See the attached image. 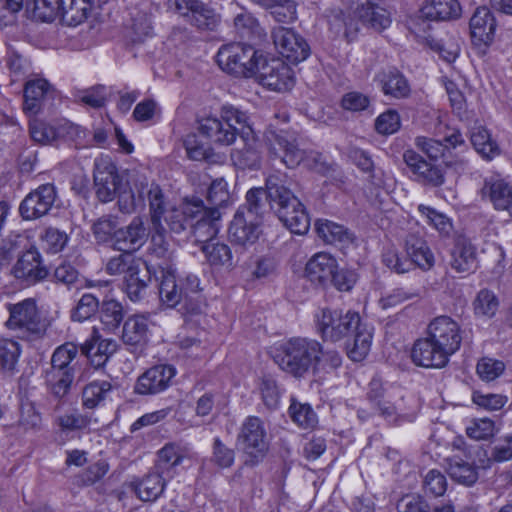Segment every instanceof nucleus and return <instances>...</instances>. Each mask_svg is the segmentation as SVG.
<instances>
[{
  "instance_id": "nucleus-1",
  "label": "nucleus",
  "mask_w": 512,
  "mask_h": 512,
  "mask_svg": "<svg viewBox=\"0 0 512 512\" xmlns=\"http://www.w3.org/2000/svg\"><path fill=\"white\" fill-rule=\"evenodd\" d=\"M317 329L322 338L338 341L349 337L346 343L347 355L353 361L363 360L370 351L372 328L362 322L356 312L322 309L317 315Z\"/></svg>"
},
{
  "instance_id": "nucleus-2",
  "label": "nucleus",
  "mask_w": 512,
  "mask_h": 512,
  "mask_svg": "<svg viewBox=\"0 0 512 512\" xmlns=\"http://www.w3.org/2000/svg\"><path fill=\"white\" fill-rule=\"evenodd\" d=\"M268 206L274 210L283 224L295 234H305L310 227V218L300 200L285 186L278 175L266 180Z\"/></svg>"
},
{
  "instance_id": "nucleus-3",
  "label": "nucleus",
  "mask_w": 512,
  "mask_h": 512,
  "mask_svg": "<svg viewBox=\"0 0 512 512\" xmlns=\"http://www.w3.org/2000/svg\"><path fill=\"white\" fill-rule=\"evenodd\" d=\"M321 354L322 346L318 341L296 337L280 345L275 352L274 360L286 373L302 378L310 371L318 372Z\"/></svg>"
},
{
  "instance_id": "nucleus-4",
  "label": "nucleus",
  "mask_w": 512,
  "mask_h": 512,
  "mask_svg": "<svg viewBox=\"0 0 512 512\" xmlns=\"http://www.w3.org/2000/svg\"><path fill=\"white\" fill-rule=\"evenodd\" d=\"M249 125V117L245 112L232 105H224L219 116H208L199 120L198 131L211 144L230 146Z\"/></svg>"
},
{
  "instance_id": "nucleus-5",
  "label": "nucleus",
  "mask_w": 512,
  "mask_h": 512,
  "mask_svg": "<svg viewBox=\"0 0 512 512\" xmlns=\"http://www.w3.org/2000/svg\"><path fill=\"white\" fill-rule=\"evenodd\" d=\"M260 60L262 55H258L252 46L244 43L222 45L216 55L219 67L236 77L254 76Z\"/></svg>"
},
{
  "instance_id": "nucleus-6",
  "label": "nucleus",
  "mask_w": 512,
  "mask_h": 512,
  "mask_svg": "<svg viewBox=\"0 0 512 512\" xmlns=\"http://www.w3.org/2000/svg\"><path fill=\"white\" fill-rule=\"evenodd\" d=\"M78 354V347L67 342L55 349L51 358V368L46 372V382L52 393L58 397L64 396L74 379L71 362Z\"/></svg>"
},
{
  "instance_id": "nucleus-7",
  "label": "nucleus",
  "mask_w": 512,
  "mask_h": 512,
  "mask_svg": "<svg viewBox=\"0 0 512 512\" xmlns=\"http://www.w3.org/2000/svg\"><path fill=\"white\" fill-rule=\"evenodd\" d=\"M183 213L190 217V226L198 242L208 243L218 233L219 210L206 207L203 200L196 197L186 198L183 202Z\"/></svg>"
},
{
  "instance_id": "nucleus-8",
  "label": "nucleus",
  "mask_w": 512,
  "mask_h": 512,
  "mask_svg": "<svg viewBox=\"0 0 512 512\" xmlns=\"http://www.w3.org/2000/svg\"><path fill=\"white\" fill-rule=\"evenodd\" d=\"M105 271L109 275H124L125 290L131 301H138L147 287V282L139 276V262L132 253L123 252L111 257Z\"/></svg>"
},
{
  "instance_id": "nucleus-9",
  "label": "nucleus",
  "mask_w": 512,
  "mask_h": 512,
  "mask_svg": "<svg viewBox=\"0 0 512 512\" xmlns=\"http://www.w3.org/2000/svg\"><path fill=\"white\" fill-rule=\"evenodd\" d=\"M257 81L270 90L284 92L294 85L291 68L279 59L266 61L262 58L257 65L254 76Z\"/></svg>"
},
{
  "instance_id": "nucleus-10",
  "label": "nucleus",
  "mask_w": 512,
  "mask_h": 512,
  "mask_svg": "<svg viewBox=\"0 0 512 512\" xmlns=\"http://www.w3.org/2000/svg\"><path fill=\"white\" fill-rule=\"evenodd\" d=\"M265 138L270 151L289 168L298 166L304 159V151L298 147L293 133L285 130L269 129Z\"/></svg>"
},
{
  "instance_id": "nucleus-11",
  "label": "nucleus",
  "mask_w": 512,
  "mask_h": 512,
  "mask_svg": "<svg viewBox=\"0 0 512 512\" xmlns=\"http://www.w3.org/2000/svg\"><path fill=\"white\" fill-rule=\"evenodd\" d=\"M9 319L6 325L9 329H20L34 336H40L45 328L42 324L34 300L25 299L22 302L8 305Z\"/></svg>"
},
{
  "instance_id": "nucleus-12",
  "label": "nucleus",
  "mask_w": 512,
  "mask_h": 512,
  "mask_svg": "<svg viewBox=\"0 0 512 512\" xmlns=\"http://www.w3.org/2000/svg\"><path fill=\"white\" fill-rule=\"evenodd\" d=\"M242 450L258 461L268 450L267 433L262 420L255 416L248 417L242 424L238 435Z\"/></svg>"
},
{
  "instance_id": "nucleus-13",
  "label": "nucleus",
  "mask_w": 512,
  "mask_h": 512,
  "mask_svg": "<svg viewBox=\"0 0 512 512\" xmlns=\"http://www.w3.org/2000/svg\"><path fill=\"white\" fill-rule=\"evenodd\" d=\"M94 183L100 201L109 202L123 187L117 169L108 156H102L94 163Z\"/></svg>"
},
{
  "instance_id": "nucleus-14",
  "label": "nucleus",
  "mask_w": 512,
  "mask_h": 512,
  "mask_svg": "<svg viewBox=\"0 0 512 512\" xmlns=\"http://www.w3.org/2000/svg\"><path fill=\"white\" fill-rule=\"evenodd\" d=\"M185 288L179 287L176 280V268L173 263L162 266V304L169 308L175 307L184 298L188 299L189 293L198 291L199 280L194 275L187 276Z\"/></svg>"
},
{
  "instance_id": "nucleus-15",
  "label": "nucleus",
  "mask_w": 512,
  "mask_h": 512,
  "mask_svg": "<svg viewBox=\"0 0 512 512\" xmlns=\"http://www.w3.org/2000/svg\"><path fill=\"white\" fill-rule=\"evenodd\" d=\"M272 39L282 57L291 63L301 62L309 55L307 42L292 29L275 27L272 30Z\"/></svg>"
},
{
  "instance_id": "nucleus-16",
  "label": "nucleus",
  "mask_w": 512,
  "mask_h": 512,
  "mask_svg": "<svg viewBox=\"0 0 512 512\" xmlns=\"http://www.w3.org/2000/svg\"><path fill=\"white\" fill-rule=\"evenodd\" d=\"M56 197L53 184L40 185L22 200L19 207L21 216L25 220H35L46 215L53 207Z\"/></svg>"
},
{
  "instance_id": "nucleus-17",
  "label": "nucleus",
  "mask_w": 512,
  "mask_h": 512,
  "mask_svg": "<svg viewBox=\"0 0 512 512\" xmlns=\"http://www.w3.org/2000/svg\"><path fill=\"white\" fill-rule=\"evenodd\" d=\"M427 334L441 346L449 356L460 348L462 341L460 327L457 322L448 316L434 318L428 325Z\"/></svg>"
},
{
  "instance_id": "nucleus-18",
  "label": "nucleus",
  "mask_w": 512,
  "mask_h": 512,
  "mask_svg": "<svg viewBox=\"0 0 512 512\" xmlns=\"http://www.w3.org/2000/svg\"><path fill=\"white\" fill-rule=\"evenodd\" d=\"M449 357L430 336L417 340L411 352L412 361L425 368H442L448 363Z\"/></svg>"
},
{
  "instance_id": "nucleus-19",
  "label": "nucleus",
  "mask_w": 512,
  "mask_h": 512,
  "mask_svg": "<svg viewBox=\"0 0 512 512\" xmlns=\"http://www.w3.org/2000/svg\"><path fill=\"white\" fill-rule=\"evenodd\" d=\"M12 273L16 278L31 284L45 279L48 275V270L43 265L38 250L31 248L20 256L13 266Z\"/></svg>"
},
{
  "instance_id": "nucleus-20",
  "label": "nucleus",
  "mask_w": 512,
  "mask_h": 512,
  "mask_svg": "<svg viewBox=\"0 0 512 512\" xmlns=\"http://www.w3.org/2000/svg\"><path fill=\"white\" fill-rule=\"evenodd\" d=\"M351 4L355 18L363 25L379 32L390 25L391 19L387 10L372 0H351Z\"/></svg>"
},
{
  "instance_id": "nucleus-21",
  "label": "nucleus",
  "mask_w": 512,
  "mask_h": 512,
  "mask_svg": "<svg viewBox=\"0 0 512 512\" xmlns=\"http://www.w3.org/2000/svg\"><path fill=\"white\" fill-rule=\"evenodd\" d=\"M148 238L143 221L136 217L131 223L114 233L113 246L116 250L131 253L141 248Z\"/></svg>"
},
{
  "instance_id": "nucleus-22",
  "label": "nucleus",
  "mask_w": 512,
  "mask_h": 512,
  "mask_svg": "<svg viewBox=\"0 0 512 512\" xmlns=\"http://www.w3.org/2000/svg\"><path fill=\"white\" fill-rule=\"evenodd\" d=\"M243 141L242 148H236L231 153L234 165L240 169H255L260 164L259 142L249 125L240 136Z\"/></svg>"
},
{
  "instance_id": "nucleus-23",
  "label": "nucleus",
  "mask_w": 512,
  "mask_h": 512,
  "mask_svg": "<svg viewBox=\"0 0 512 512\" xmlns=\"http://www.w3.org/2000/svg\"><path fill=\"white\" fill-rule=\"evenodd\" d=\"M78 130L77 126L66 120L49 123L40 119L30 121L31 138L41 144H50L66 134H71Z\"/></svg>"
},
{
  "instance_id": "nucleus-24",
  "label": "nucleus",
  "mask_w": 512,
  "mask_h": 512,
  "mask_svg": "<svg viewBox=\"0 0 512 512\" xmlns=\"http://www.w3.org/2000/svg\"><path fill=\"white\" fill-rule=\"evenodd\" d=\"M483 197H488L493 207L512 215V183L497 177L485 180L481 189Z\"/></svg>"
},
{
  "instance_id": "nucleus-25",
  "label": "nucleus",
  "mask_w": 512,
  "mask_h": 512,
  "mask_svg": "<svg viewBox=\"0 0 512 512\" xmlns=\"http://www.w3.org/2000/svg\"><path fill=\"white\" fill-rule=\"evenodd\" d=\"M496 21L490 9L482 6L475 10L470 19V32L476 45H489L495 34Z\"/></svg>"
},
{
  "instance_id": "nucleus-26",
  "label": "nucleus",
  "mask_w": 512,
  "mask_h": 512,
  "mask_svg": "<svg viewBox=\"0 0 512 512\" xmlns=\"http://www.w3.org/2000/svg\"><path fill=\"white\" fill-rule=\"evenodd\" d=\"M81 350L89 358L91 364L99 368L104 366L116 352L117 343L114 339L101 338L98 330L94 328L91 338L82 345Z\"/></svg>"
},
{
  "instance_id": "nucleus-27",
  "label": "nucleus",
  "mask_w": 512,
  "mask_h": 512,
  "mask_svg": "<svg viewBox=\"0 0 512 512\" xmlns=\"http://www.w3.org/2000/svg\"><path fill=\"white\" fill-rule=\"evenodd\" d=\"M259 234L257 219L249 218L244 209H239L229 227L231 241L239 245L252 244L258 239Z\"/></svg>"
},
{
  "instance_id": "nucleus-28",
  "label": "nucleus",
  "mask_w": 512,
  "mask_h": 512,
  "mask_svg": "<svg viewBox=\"0 0 512 512\" xmlns=\"http://www.w3.org/2000/svg\"><path fill=\"white\" fill-rule=\"evenodd\" d=\"M403 159L422 182L434 187L441 186L444 183V175L441 169L425 161L414 150H406L403 154Z\"/></svg>"
},
{
  "instance_id": "nucleus-29",
  "label": "nucleus",
  "mask_w": 512,
  "mask_h": 512,
  "mask_svg": "<svg viewBox=\"0 0 512 512\" xmlns=\"http://www.w3.org/2000/svg\"><path fill=\"white\" fill-rule=\"evenodd\" d=\"M336 268H338L336 259L328 253L321 252L307 262L305 274L311 282L324 286L329 283Z\"/></svg>"
},
{
  "instance_id": "nucleus-30",
  "label": "nucleus",
  "mask_w": 512,
  "mask_h": 512,
  "mask_svg": "<svg viewBox=\"0 0 512 512\" xmlns=\"http://www.w3.org/2000/svg\"><path fill=\"white\" fill-rule=\"evenodd\" d=\"M419 14L432 21L453 20L461 15V6L458 0H425Z\"/></svg>"
},
{
  "instance_id": "nucleus-31",
  "label": "nucleus",
  "mask_w": 512,
  "mask_h": 512,
  "mask_svg": "<svg viewBox=\"0 0 512 512\" xmlns=\"http://www.w3.org/2000/svg\"><path fill=\"white\" fill-rule=\"evenodd\" d=\"M55 94L54 89L45 79H34L26 83L24 89V106L25 113L36 115L42 106V102Z\"/></svg>"
},
{
  "instance_id": "nucleus-32",
  "label": "nucleus",
  "mask_w": 512,
  "mask_h": 512,
  "mask_svg": "<svg viewBox=\"0 0 512 512\" xmlns=\"http://www.w3.org/2000/svg\"><path fill=\"white\" fill-rule=\"evenodd\" d=\"M93 0H60L59 16L67 26H78L89 16Z\"/></svg>"
},
{
  "instance_id": "nucleus-33",
  "label": "nucleus",
  "mask_w": 512,
  "mask_h": 512,
  "mask_svg": "<svg viewBox=\"0 0 512 512\" xmlns=\"http://www.w3.org/2000/svg\"><path fill=\"white\" fill-rule=\"evenodd\" d=\"M405 249L411 266L415 264L423 270H428L434 265L433 253L420 236L409 234L405 241Z\"/></svg>"
},
{
  "instance_id": "nucleus-34",
  "label": "nucleus",
  "mask_w": 512,
  "mask_h": 512,
  "mask_svg": "<svg viewBox=\"0 0 512 512\" xmlns=\"http://www.w3.org/2000/svg\"><path fill=\"white\" fill-rule=\"evenodd\" d=\"M451 257L450 265L457 272H468L475 267V248L466 238L460 237L457 239Z\"/></svg>"
},
{
  "instance_id": "nucleus-35",
  "label": "nucleus",
  "mask_w": 512,
  "mask_h": 512,
  "mask_svg": "<svg viewBox=\"0 0 512 512\" xmlns=\"http://www.w3.org/2000/svg\"><path fill=\"white\" fill-rule=\"evenodd\" d=\"M378 77L385 95L400 99L410 94L409 83L398 70L383 71Z\"/></svg>"
},
{
  "instance_id": "nucleus-36",
  "label": "nucleus",
  "mask_w": 512,
  "mask_h": 512,
  "mask_svg": "<svg viewBox=\"0 0 512 512\" xmlns=\"http://www.w3.org/2000/svg\"><path fill=\"white\" fill-rule=\"evenodd\" d=\"M315 226L318 236L327 244H348L353 242V234L343 225L329 220H317Z\"/></svg>"
},
{
  "instance_id": "nucleus-37",
  "label": "nucleus",
  "mask_w": 512,
  "mask_h": 512,
  "mask_svg": "<svg viewBox=\"0 0 512 512\" xmlns=\"http://www.w3.org/2000/svg\"><path fill=\"white\" fill-rule=\"evenodd\" d=\"M113 391V386L107 380H94L87 384L82 393L83 405L93 409L106 401Z\"/></svg>"
},
{
  "instance_id": "nucleus-38",
  "label": "nucleus",
  "mask_w": 512,
  "mask_h": 512,
  "mask_svg": "<svg viewBox=\"0 0 512 512\" xmlns=\"http://www.w3.org/2000/svg\"><path fill=\"white\" fill-rule=\"evenodd\" d=\"M190 23L199 30H215L220 23V15L200 1L188 15Z\"/></svg>"
},
{
  "instance_id": "nucleus-39",
  "label": "nucleus",
  "mask_w": 512,
  "mask_h": 512,
  "mask_svg": "<svg viewBox=\"0 0 512 512\" xmlns=\"http://www.w3.org/2000/svg\"><path fill=\"white\" fill-rule=\"evenodd\" d=\"M147 333V318L142 315H134L125 321L122 338L127 344L137 345L143 343L146 340Z\"/></svg>"
},
{
  "instance_id": "nucleus-40",
  "label": "nucleus",
  "mask_w": 512,
  "mask_h": 512,
  "mask_svg": "<svg viewBox=\"0 0 512 512\" xmlns=\"http://www.w3.org/2000/svg\"><path fill=\"white\" fill-rule=\"evenodd\" d=\"M447 472L453 480L466 486L473 485L478 479L476 468L460 458L449 459Z\"/></svg>"
},
{
  "instance_id": "nucleus-41",
  "label": "nucleus",
  "mask_w": 512,
  "mask_h": 512,
  "mask_svg": "<svg viewBox=\"0 0 512 512\" xmlns=\"http://www.w3.org/2000/svg\"><path fill=\"white\" fill-rule=\"evenodd\" d=\"M470 138L473 147L483 158L492 159L499 154L498 145L484 127L473 128Z\"/></svg>"
},
{
  "instance_id": "nucleus-42",
  "label": "nucleus",
  "mask_w": 512,
  "mask_h": 512,
  "mask_svg": "<svg viewBox=\"0 0 512 512\" xmlns=\"http://www.w3.org/2000/svg\"><path fill=\"white\" fill-rule=\"evenodd\" d=\"M184 147L190 159L196 161L217 162L219 155L211 147H206L198 141L195 134H189L184 139Z\"/></svg>"
},
{
  "instance_id": "nucleus-43",
  "label": "nucleus",
  "mask_w": 512,
  "mask_h": 512,
  "mask_svg": "<svg viewBox=\"0 0 512 512\" xmlns=\"http://www.w3.org/2000/svg\"><path fill=\"white\" fill-rule=\"evenodd\" d=\"M21 354V348L17 341L8 338H0V365L2 369L13 372Z\"/></svg>"
},
{
  "instance_id": "nucleus-44",
  "label": "nucleus",
  "mask_w": 512,
  "mask_h": 512,
  "mask_svg": "<svg viewBox=\"0 0 512 512\" xmlns=\"http://www.w3.org/2000/svg\"><path fill=\"white\" fill-rule=\"evenodd\" d=\"M403 399L401 398L398 403H391L390 397L379 400L377 406L381 415L392 422L411 421L415 415L413 412H408L402 405Z\"/></svg>"
},
{
  "instance_id": "nucleus-45",
  "label": "nucleus",
  "mask_w": 512,
  "mask_h": 512,
  "mask_svg": "<svg viewBox=\"0 0 512 512\" xmlns=\"http://www.w3.org/2000/svg\"><path fill=\"white\" fill-rule=\"evenodd\" d=\"M267 201V188H252L246 194V212L249 218L255 219L266 211Z\"/></svg>"
},
{
  "instance_id": "nucleus-46",
  "label": "nucleus",
  "mask_w": 512,
  "mask_h": 512,
  "mask_svg": "<svg viewBox=\"0 0 512 512\" xmlns=\"http://www.w3.org/2000/svg\"><path fill=\"white\" fill-rule=\"evenodd\" d=\"M498 429L495 422L490 418L473 419L466 427V434L473 440H488L492 438Z\"/></svg>"
},
{
  "instance_id": "nucleus-47",
  "label": "nucleus",
  "mask_w": 512,
  "mask_h": 512,
  "mask_svg": "<svg viewBox=\"0 0 512 512\" xmlns=\"http://www.w3.org/2000/svg\"><path fill=\"white\" fill-rule=\"evenodd\" d=\"M206 199V207L219 210L220 207L225 206L230 199L227 182L224 179L214 180L209 187L208 194H206Z\"/></svg>"
},
{
  "instance_id": "nucleus-48",
  "label": "nucleus",
  "mask_w": 512,
  "mask_h": 512,
  "mask_svg": "<svg viewBox=\"0 0 512 512\" xmlns=\"http://www.w3.org/2000/svg\"><path fill=\"white\" fill-rule=\"evenodd\" d=\"M135 392L141 395L155 394L160 389V370L152 367L143 373L137 380Z\"/></svg>"
},
{
  "instance_id": "nucleus-49",
  "label": "nucleus",
  "mask_w": 512,
  "mask_h": 512,
  "mask_svg": "<svg viewBox=\"0 0 512 512\" xmlns=\"http://www.w3.org/2000/svg\"><path fill=\"white\" fill-rule=\"evenodd\" d=\"M124 317L123 307L116 300H106L103 302L101 321L109 329L115 330L119 327Z\"/></svg>"
},
{
  "instance_id": "nucleus-50",
  "label": "nucleus",
  "mask_w": 512,
  "mask_h": 512,
  "mask_svg": "<svg viewBox=\"0 0 512 512\" xmlns=\"http://www.w3.org/2000/svg\"><path fill=\"white\" fill-rule=\"evenodd\" d=\"M159 486L160 475H149L135 487V493L142 501H155L160 495Z\"/></svg>"
},
{
  "instance_id": "nucleus-51",
  "label": "nucleus",
  "mask_w": 512,
  "mask_h": 512,
  "mask_svg": "<svg viewBox=\"0 0 512 512\" xmlns=\"http://www.w3.org/2000/svg\"><path fill=\"white\" fill-rule=\"evenodd\" d=\"M289 410L293 421L299 426L307 429L316 425L317 416L310 405L292 403Z\"/></svg>"
},
{
  "instance_id": "nucleus-52",
  "label": "nucleus",
  "mask_w": 512,
  "mask_h": 512,
  "mask_svg": "<svg viewBox=\"0 0 512 512\" xmlns=\"http://www.w3.org/2000/svg\"><path fill=\"white\" fill-rule=\"evenodd\" d=\"M202 249L212 265H224L231 260L230 248L224 243L208 242Z\"/></svg>"
},
{
  "instance_id": "nucleus-53",
  "label": "nucleus",
  "mask_w": 512,
  "mask_h": 512,
  "mask_svg": "<svg viewBox=\"0 0 512 512\" xmlns=\"http://www.w3.org/2000/svg\"><path fill=\"white\" fill-rule=\"evenodd\" d=\"M41 241L50 253H58L66 246L68 236L57 228L48 227L41 235Z\"/></svg>"
},
{
  "instance_id": "nucleus-54",
  "label": "nucleus",
  "mask_w": 512,
  "mask_h": 512,
  "mask_svg": "<svg viewBox=\"0 0 512 512\" xmlns=\"http://www.w3.org/2000/svg\"><path fill=\"white\" fill-rule=\"evenodd\" d=\"M60 0H33V14L43 21L51 22L59 15Z\"/></svg>"
},
{
  "instance_id": "nucleus-55",
  "label": "nucleus",
  "mask_w": 512,
  "mask_h": 512,
  "mask_svg": "<svg viewBox=\"0 0 512 512\" xmlns=\"http://www.w3.org/2000/svg\"><path fill=\"white\" fill-rule=\"evenodd\" d=\"M270 9L272 10L271 15L279 23H290L297 17L294 0H277L275 6Z\"/></svg>"
},
{
  "instance_id": "nucleus-56",
  "label": "nucleus",
  "mask_w": 512,
  "mask_h": 512,
  "mask_svg": "<svg viewBox=\"0 0 512 512\" xmlns=\"http://www.w3.org/2000/svg\"><path fill=\"white\" fill-rule=\"evenodd\" d=\"M400 128V116L395 110H388L379 115L375 121V129L378 133L389 135Z\"/></svg>"
},
{
  "instance_id": "nucleus-57",
  "label": "nucleus",
  "mask_w": 512,
  "mask_h": 512,
  "mask_svg": "<svg viewBox=\"0 0 512 512\" xmlns=\"http://www.w3.org/2000/svg\"><path fill=\"white\" fill-rule=\"evenodd\" d=\"M97 308V298L92 294H84L72 314V319L78 322L85 321L97 311Z\"/></svg>"
},
{
  "instance_id": "nucleus-58",
  "label": "nucleus",
  "mask_w": 512,
  "mask_h": 512,
  "mask_svg": "<svg viewBox=\"0 0 512 512\" xmlns=\"http://www.w3.org/2000/svg\"><path fill=\"white\" fill-rule=\"evenodd\" d=\"M57 422L63 431H77L87 428L90 418L78 412H70L59 416Z\"/></svg>"
},
{
  "instance_id": "nucleus-59",
  "label": "nucleus",
  "mask_w": 512,
  "mask_h": 512,
  "mask_svg": "<svg viewBox=\"0 0 512 512\" xmlns=\"http://www.w3.org/2000/svg\"><path fill=\"white\" fill-rule=\"evenodd\" d=\"M505 365L502 361L483 358L477 364V373L481 379L492 381L503 373Z\"/></svg>"
},
{
  "instance_id": "nucleus-60",
  "label": "nucleus",
  "mask_w": 512,
  "mask_h": 512,
  "mask_svg": "<svg viewBox=\"0 0 512 512\" xmlns=\"http://www.w3.org/2000/svg\"><path fill=\"white\" fill-rule=\"evenodd\" d=\"M423 487L426 492L433 496H442L447 489L445 476L438 470H430L423 481Z\"/></svg>"
},
{
  "instance_id": "nucleus-61",
  "label": "nucleus",
  "mask_w": 512,
  "mask_h": 512,
  "mask_svg": "<svg viewBox=\"0 0 512 512\" xmlns=\"http://www.w3.org/2000/svg\"><path fill=\"white\" fill-rule=\"evenodd\" d=\"M498 308V300L496 296L488 291L481 290L475 301V311L484 316H493Z\"/></svg>"
},
{
  "instance_id": "nucleus-62",
  "label": "nucleus",
  "mask_w": 512,
  "mask_h": 512,
  "mask_svg": "<svg viewBox=\"0 0 512 512\" xmlns=\"http://www.w3.org/2000/svg\"><path fill=\"white\" fill-rule=\"evenodd\" d=\"M415 145L432 160L442 157L446 148L440 141L424 136L416 137Z\"/></svg>"
},
{
  "instance_id": "nucleus-63",
  "label": "nucleus",
  "mask_w": 512,
  "mask_h": 512,
  "mask_svg": "<svg viewBox=\"0 0 512 512\" xmlns=\"http://www.w3.org/2000/svg\"><path fill=\"white\" fill-rule=\"evenodd\" d=\"M77 99L79 102L92 108H100L106 103V90L102 86L93 87L79 92Z\"/></svg>"
},
{
  "instance_id": "nucleus-64",
  "label": "nucleus",
  "mask_w": 512,
  "mask_h": 512,
  "mask_svg": "<svg viewBox=\"0 0 512 512\" xmlns=\"http://www.w3.org/2000/svg\"><path fill=\"white\" fill-rule=\"evenodd\" d=\"M398 512H430L428 503L419 495L403 496L397 503Z\"/></svg>"
}]
</instances>
